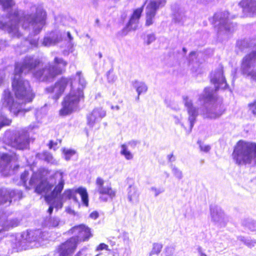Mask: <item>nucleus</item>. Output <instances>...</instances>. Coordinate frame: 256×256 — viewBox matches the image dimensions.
<instances>
[{
	"instance_id": "1",
	"label": "nucleus",
	"mask_w": 256,
	"mask_h": 256,
	"mask_svg": "<svg viewBox=\"0 0 256 256\" xmlns=\"http://www.w3.org/2000/svg\"><path fill=\"white\" fill-rule=\"evenodd\" d=\"M210 82L214 85V89L206 88L203 93L199 96L198 100L202 106L200 109L194 106L192 100L187 96H183V102L188 114L190 130L194 127L200 114L204 118H216L221 116L224 110V106L220 100H216V92L219 88L225 89L228 85L223 74L222 67L220 66L210 74Z\"/></svg>"
},
{
	"instance_id": "2",
	"label": "nucleus",
	"mask_w": 256,
	"mask_h": 256,
	"mask_svg": "<svg viewBox=\"0 0 256 256\" xmlns=\"http://www.w3.org/2000/svg\"><path fill=\"white\" fill-rule=\"evenodd\" d=\"M40 176L37 174H34L31 177L29 182L30 186H34V192L38 194H45L46 201L50 205L48 212L50 214L53 212L54 208L58 210L63 206L64 202L68 200L72 199L78 206H80L78 200L76 196L78 194L80 196L83 204L88 206V194L84 188H79L76 190H66L64 192L58 197L64 188V182L62 178L61 173V179L58 184L55 186L52 191L49 194H46L51 190L52 186L47 182H42L39 180Z\"/></svg>"
},
{
	"instance_id": "3",
	"label": "nucleus",
	"mask_w": 256,
	"mask_h": 256,
	"mask_svg": "<svg viewBox=\"0 0 256 256\" xmlns=\"http://www.w3.org/2000/svg\"><path fill=\"white\" fill-rule=\"evenodd\" d=\"M40 63V60L34 56H26L20 63H17V76L32 72L34 76L39 81L50 82L62 74L67 65V62L62 58L55 57L54 64H48L44 68L35 70Z\"/></svg>"
},
{
	"instance_id": "4",
	"label": "nucleus",
	"mask_w": 256,
	"mask_h": 256,
	"mask_svg": "<svg viewBox=\"0 0 256 256\" xmlns=\"http://www.w3.org/2000/svg\"><path fill=\"white\" fill-rule=\"evenodd\" d=\"M2 141L8 152L2 153L0 156V172L4 176H8L14 174L16 171V132L6 131Z\"/></svg>"
},
{
	"instance_id": "5",
	"label": "nucleus",
	"mask_w": 256,
	"mask_h": 256,
	"mask_svg": "<svg viewBox=\"0 0 256 256\" xmlns=\"http://www.w3.org/2000/svg\"><path fill=\"white\" fill-rule=\"evenodd\" d=\"M71 90L64 98L62 108L60 110L61 115H66L76 110L81 100L84 98V89L86 82L80 72H78L70 82Z\"/></svg>"
},
{
	"instance_id": "6",
	"label": "nucleus",
	"mask_w": 256,
	"mask_h": 256,
	"mask_svg": "<svg viewBox=\"0 0 256 256\" xmlns=\"http://www.w3.org/2000/svg\"><path fill=\"white\" fill-rule=\"evenodd\" d=\"M232 157L238 166L256 167V143L238 141L234 148Z\"/></svg>"
},
{
	"instance_id": "7",
	"label": "nucleus",
	"mask_w": 256,
	"mask_h": 256,
	"mask_svg": "<svg viewBox=\"0 0 256 256\" xmlns=\"http://www.w3.org/2000/svg\"><path fill=\"white\" fill-rule=\"evenodd\" d=\"M72 233L76 234L62 244L58 248L59 256H70L76 250L80 241H86L91 236L90 229L85 225L80 224L72 228Z\"/></svg>"
},
{
	"instance_id": "8",
	"label": "nucleus",
	"mask_w": 256,
	"mask_h": 256,
	"mask_svg": "<svg viewBox=\"0 0 256 256\" xmlns=\"http://www.w3.org/2000/svg\"><path fill=\"white\" fill-rule=\"evenodd\" d=\"M34 96L29 82L22 78H17V114L30 110V108H26V105L32 102Z\"/></svg>"
},
{
	"instance_id": "9",
	"label": "nucleus",
	"mask_w": 256,
	"mask_h": 256,
	"mask_svg": "<svg viewBox=\"0 0 256 256\" xmlns=\"http://www.w3.org/2000/svg\"><path fill=\"white\" fill-rule=\"evenodd\" d=\"M31 10H35L36 13L25 15L22 20L19 18L20 14L17 10V25L20 21L24 20V23L32 26L34 35H36L40 33L45 24L46 14L41 6H34L31 8Z\"/></svg>"
},
{
	"instance_id": "10",
	"label": "nucleus",
	"mask_w": 256,
	"mask_h": 256,
	"mask_svg": "<svg viewBox=\"0 0 256 256\" xmlns=\"http://www.w3.org/2000/svg\"><path fill=\"white\" fill-rule=\"evenodd\" d=\"M228 11L216 12L210 20L214 26L219 36L228 35L234 30V24L229 19Z\"/></svg>"
},
{
	"instance_id": "11",
	"label": "nucleus",
	"mask_w": 256,
	"mask_h": 256,
	"mask_svg": "<svg viewBox=\"0 0 256 256\" xmlns=\"http://www.w3.org/2000/svg\"><path fill=\"white\" fill-rule=\"evenodd\" d=\"M96 189L101 195L100 199L102 202H107L108 199L112 200L116 196V192L113 190L110 184L104 185V180L98 178L96 180Z\"/></svg>"
},
{
	"instance_id": "12",
	"label": "nucleus",
	"mask_w": 256,
	"mask_h": 256,
	"mask_svg": "<svg viewBox=\"0 0 256 256\" xmlns=\"http://www.w3.org/2000/svg\"><path fill=\"white\" fill-rule=\"evenodd\" d=\"M256 64V51H253L246 56L242 59L241 70L244 74L250 76L252 78L256 80V72L251 70V68Z\"/></svg>"
},
{
	"instance_id": "13",
	"label": "nucleus",
	"mask_w": 256,
	"mask_h": 256,
	"mask_svg": "<svg viewBox=\"0 0 256 256\" xmlns=\"http://www.w3.org/2000/svg\"><path fill=\"white\" fill-rule=\"evenodd\" d=\"M70 80L68 78H62L54 86L46 88V90L48 93L54 94L53 98L55 100H58L64 92Z\"/></svg>"
},
{
	"instance_id": "14",
	"label": "nucleus",
	"mask_w": 256,
	"mask_h": 256,
	"mask_svg": "<svg viewBox=\"0 0 256 256\" xmlns=\"http://www.w3.org/2000/svg\"><path fill=\"white\" fill-rule=\"evenodd\" d=\"M147 2L148 0H146L141 8L134 10L126 26L122 30V32L124 33V35L126 34L128 32L132 30H136L138 28L139 19L142 12L144 6Z\"/></svg>"
},
{
	"instance_id": "15",
	"label": "nucleus",
	"mask_w": 256,
	"mask_h": 256,
	"mask_svg": "<svg viewBox=\"0 0 256 256\" xmlns=\"http://www.w3.org/2000/svg\"><path fill=\"white\" fill-rule=\"evenodd\" d=\"M106 116V112L102 108H94L86 116L87 124L92 128L95 124L98 123Z\"/></svg>"
},
{
	"instance_id": "16",
	"label": "nucleus",
	"mask_w": 256,
	"mask_h": 256,
	"mask_svg": "<svg viewBox=\"0 0 256 256\" xmlns=\"http://www.w3.org/2000/svg\"><path fill=\"white\" fill-rule=\"evenodd\" d=\"M158 3L154 0H150L146 8V26H150L153 24V19L156 14L157 10L162 7Z\"/></svg>"
},
{
	"instance_id": "17",
	"label": "nucleus",
	"mask_w": 256,
	"mask_h": 256,
	"mask_svg": "<svg viewBox=\"0 0 256 256\" xmlns=\"http://www.w3.org/2000/svg\"><path fill=\"white\" fill-rule=\"evenodd\" d=\"M4 19V18H2ZM0 28L6 30L8 33H14L16 30V12L8 14L6 20H0Z\"/></svg>"
},
{
	"instance_id": "18",
	"label": "nucleus",
	"mask_w": 256,
	"mask_h": 256,
	"mask_svg": "<svg viewBox=\"0 0 256 256\" xmlns=\"http://www.w3.org/2000/svg\"><path fill=\"white\" fill-rule=\"evenodd\" d=\"M42 234L40 230H28L23 232L21 234L22 239L24 241L32 242L36 241H40L42 238Z\"/></svg>"
},
{
	"instance_id": "19",
	"label": "nucleus",
	"mask_w": 256,
	"mask_h": 256,
	"mask_svg": "<svg viewBox=\"0 0 256 256\" xmlns=\"http://www.w3.org/2000/svg\"><path fill=\"white\" fill-rule=\"evenodd\" d=\"M238 5L244 12L250 16H256V0H242Z\"/></svg>"
},
{
	"instance_id": "20",
	"label": "nucleus",
	"mask_w": 256,
	"mask_h": 256,
	"mask_svg": "<svg viewBox=\"0 0 256 256\" xmlns=\"http://www.w3.org/2000/svg\"><path fill=\"white\" fill-rule=\"evenodd\" d=\"M62 39V32L59 30H55L44 38L42 44L45 46H50L58 42Z\"/></svg>"
},
{
	"instance_id": "21",
	"label": "nucleus",
	"mask_w": 256,
	"mask_h": 256,
	"mask_svg": "<svg viewBox=\"0 0 256 256\" xmlns=\"http://www.w3.org/2000/svg\"><path fill=\"white\" fill-rule=\"evenodd\" d=\"M18 138L17 137V150H24L28 148L29 146V134L28 130H22L18 132Z\"/></svg>"
},
{
	"instance_id": "22",
	"label": "nucleus",
	"mask_w": 256,
	"mask_h": 256,
	"mask_svg": "<svg viewBox=\"0 0 256 256\" xmlns=\"http://www.w3.org/2000/svg\"><path fill=\"white\" fill-rule=\"evenodd\" d=\"M210 212L212 220L214 222L221 224L224 222V214L220 207L216 205H211Z\"/></svg>"
},
{
	"instance_id": "23",
	"label": "nucleus",
	"mask_w": 256,
	"mask_h": 256,
	"mask_svg": "<svg viewBox=\"0 0 256 256\" xmlns=\"http://www.w3.org/2000/svg\"><path fill=\"white\" fill-rule=\"evenodd\" d=\"M2 106L4 107L8 108V110L12 112L14 114H16L13 106H14V98L12 94L8 89L5 90L3 94Z\"/></svg>"
},
{
	"instance_id": "24",
	"label": "nucleus",
	"mask_w": 256,
	"mask_h": 256,
	"mask_svg": "<svg viewBox=\"0 0 256 256\" xmlns=\"http://www.w3.org/2000/svg\"><path fill=\"white\" fill-rule=\"evenodd\" d=\"M128 199L132 203H137L139 200V193L137 188L134 186H130L127 189Z\"/></svg>"
},
{
	"instance_id": "25",
	"label": "nucleus",
	"mask_w": 256,
	"mask_h": 256,
	"mask_svg": "<svg viewBox=\"0 0 256 256\" xmlns=\"http://www.w3.org/2000/svg\"><path fill=\"white\" fill-rule=\"evenodd\" d=\"M12 202L11 194L6 189H0V206L6 204L8 206Z\"/></svg>"
},
{
	"instance_id": "26",
	"label": "nucleus",
	"mask_w": 256,
	"mask_h": 256,
	"mask_svg": "<svg viewBox=\"0 0 256 256\" xmlns=\"http://www.w3.org/2000/svg\"><path fill=\"white\" fill-rule=\"evenodd\" d=\"M60 220L58 218H46L42 223V226L44 228H52L58 226Z\"/></svg>"
},
{
	"instance_id": "27",
	"label": "nucleus",
	"mask_w": 256,
	"mask_h": 256,
	"mask_svg": "<svg viewBox=\"0 0 256 256\" xmlns=\"http://www.w3.org/2000/svg\"><path fill=\"white\" fill-rule=\"evenodd\" d=\"M242 225L251 232L256 231V220L250 218H244L242 220Z\"/></svg>"
},
{
	"instance_id": "28",
	"label": "nucleus",
	"mask_w": 256,
	"mask_h": 256,
	"mask_svg": "<svg viewBox=\"0 0 256 256\" xmlns=\"http://www.w3.org/2000/svg\"><path fill=\"white\" fill-rule=\"evenodd\" d=\"M132 86L136 88L138 96L142 93L146 92L148 87L144 82L138 80H134L132 82Z\"/></svg>"
},
{
	"instance_id": "29",
	"label": "nucleus",
	"mask_w": 256,
	"mask_h": 256,
	"mask_svg": "<svg viewBox=\"0 0 256 256\" xmlns=\"http://www.w3.org/2000/svg\"><path fill=\"white\" fill-rule=\"evenodd\" d=\"M6 214L2 210H0V232L2 230H8L10 228L7 225L8 222H6Z\"/></svg>"
},
{
	"instance_id": "30",
	"label": "nucleus",
	"mask_w": 256,
	"mask_h": 256,
	"mask_svg": "<svg viewBox=\"0 0 256 256\" xmlns=\"http://www.w3.org/2000/svg\"><path fill=\"white\" fill-rule=\"evenodd\" d=\"M238 239L250 248L254 247L256 244V240H252L243 236H239Z\"/></svg>"
},
{
	"instance_id": "31",
	"label": "nucleus",
	"mask_w": 256,
	"mask_h": 256,
	"mask_svg": "<svg viewBox=\"0 0 256 256\" xmlns=\"http://www.w3.org/2000/svg\"><path fill=\"white\" fill-rule=\"evenodd\" d=\"M120 153L122 156H124L127 160H131L134 158L133 154L128 150V146L126 144H123L121 146Z\"/></svg>"
},
{
	"instance_id": "32",
	"label": "nucleus",
	"mask_w": 256,
	"mask_h": 256,
	"mask_svg": "<svg viewBox=\"0 0 256 256\" xmlns=\"http://www.w3.org/2000/svg\"><path fill=\"white\" fill-rule=\"evenodd\" d=\"M236 46L242 50L244 51L245 49L252 46V44L248 39L238 40L236 42Z\"/></svg>"
},
{
	"instance_id": "33",
	"label": "nucleus",
	"mask_w": 256,
	"mask_h": 256,
	"mask_svg": "<svg viewBox=\"0 0 256 256\" xmlns=\"http://www.w3.org/2000/svg\"><path fill=\"white\" fill-rule=\"evenodd\" d=\"M170 168L174 176L178 180L183 178V174L182 171L174 164H171Z\"/></svg>"
},
{
	"instance_id": "34",
	"label": "nucleus",
	"mask_w": 256,
	"mask_h": 256,
	"mask_svg": "<svg viewBox=\"0 0 256 256\" xmlns=\"http://www.w3.org/2000/svg\"><path fill=\"white\" fill-rule=\"evenodd\" d=\"M113 71V68H111L106 74L108 82L110 84L114 83L117 79V76L114 74Z\"/></svg>"
},
{
	"instance_id": "35",
	"label": "nucleus",
	"mask_w": 256,
	"mask_h": 256,
	"mask_svg": "<svg viewBox=\"0 0 256 256\" xmlns=\"http://www.w3.org/2000/svg\"><path fill=\"white\" fill-rule=\"evenodd\" d=\"M162 244L160 243H154L153 247L150 252V254H158L161 252L162 248Z\"/></svg>"
},
{
	"instance_id": "36",
	"label": "nucleus",
	"mask_w": 256,
	"mask_h": 256,
	"mask_svg": "<svg viewBox=\"0 0 256 256\" xmlns=\"http://www.w3.org/2000/svg\"><path fill=\"white\" fill-rule=\"evenodd\" d=\"M174 19L176 22L183 24L186 20V18L184 14L178 12L174 14Z\"/></svg>"
},
{
	"instance_id": "37",
	"label": "nucleus",
	"mask_w": 256,
	"mask_h": 256,
	"mask_svg": "<svg viewBox=\"0 0 256 256\" xmlns=\"http://www.w3.org/2000/svg\"><path fill=\"white\" fill-rule=\"evenodd\" d=\"M248 112L256 116V100L248 104Z\"/></svg>"
},
{
	"instance_id": "38",
	"label": "nucleus",
	"mask_w": 256,
	"mask_h": 256,
	"mask_svg": "<svg viewBox=\"0 0 256 256\" xmlns=\"http://www.w3.org/2000/svg\"><path fill=\"white\" fill-rule=\"evenodd\" d=\"M175 248L172 246H167L165 248L162 255L174 256Z\"/></svg>"
},
{
	"instance_id": "39",
	"label": "nucleus",
	"mask_w": 256,
	"mask_h": 256,
	"mask_svg": "<svg viewBox=\"0 0 256 256\" xmlns=\"http://www.w3.org/2000/svg\"><path fill=\"white\" fill-rule=\"evenodd\" d=\"M37 156L40 158H43L48 162H51L52 160V156L50 153L46 152H44L42 154H38Z\"/></svg>"
},
{
	"instance_id": "40",
	"label": "nucleus",
	"mask_w": 256,
	"mask_h": 256,
	"mask_svg": "<svg viewBox=\"0 0 256 256\" xmlns=\"http://www.w3.org/2000/svg\"><path fill=\"white\" fill-rule=\"evenodd\" d=\"M197 144L199 146L200 151L204 152H208L211 149V147L210 145L204 144L201 140H198Z\"/></svg>"
},
{
	"instance_id": "41",
	"label": "nucleus",
	"mask_w": 256,
	"mask_h": 256,
	"mask_svg": "<svg viewBox=\"0 0 256 256\" xmlns=\"http://www.w3.org/2000/svg\"><path fill=\"white\" fill-rule=\"evenodd\" d=\"M63 152L64 155V158L67 161L70 160L71 157L76 153L74 150L68 149H64Z\"/></svg>"
},
{
	"instance_id": "42",
	"label": "nucleus",
	"mask_w": 256,
	"mask_h": 256,
	"mask_svg": "<svg viewBox=\"0 0 256 256\" xmlns=\"http://www.w3.org/2000/svg\"><path fill=\"white\" fill-rule=\"evenodd\" d=\"M0 4L4 9H8L13 5L12 0H0Z\"/></svg>"
},
{
	"instance_id": "43",
	"label": "nucleus",
	"mask_w": 256,
	"mask_h": 256,
	"mask_svg": "<svg viewBox=\"0 0 256 256\" xmlns=\"http://www.w3.org/2000/svg\"><path fill=\"white\" fill-rule=\"evenodd\" d=\"M11 120L2 115H0V130L4 126H8Z\"/></svg>"
},
{
	"instance_id": "44",
	"label": "nucleus",
	"mask_w": 256,
	"mask_h": 256,
	"mask_svg": "<svg viewBox=\"0 0 256 256\" xmlns=\"http://www.w3.org/2000/svg\"><path fill=\"white\" fill-rule=\"evenodd\" d=\"M12 87L14 94L16 96V62L14 64V78L12 82Z\"/></svg>"
},
{
	"instance_id": "45",
	"label": "nucleus",
	"mask_w": 256,
	"mask_h": 256,
	"mask_svg": "<svg viewBox=\"0 0 256 256\" xmlns=\"http://www.w3.org/2000/svg\"><path fill=\"white\" fill-rule=\"evenodd\" d=\"M156 40V36L154 34H147L146 38L144 40V42L148 44H150L152 42Z\"/></svg>"
},
{
	"instance_id": "46",
	"label": "nucleus",
	"mask_w": 256,
	"mask_h": 256,
	"mask_svg": "<svg viewBox=\"0 0 256 256\" xmlns=\"http://www.w3.org/2000/svg\"><path fill=\"white\" fill-rule=\"evenodd\" d=\"M150 190L152 192H154V196H157L160 194L164 192V188H156L154 186H152L150 188Z\"/></svg>"
},
{
	"instance_id": "47",
	"label": "nucleus",
	"mask_w": 256,
	"mask_h": 256,
	"mask_svg": "<svg viewBox=\"0 0 256 256\" xmlns=\"http://www.w3.org/2000/svg\"><path fill=\"white\" fill-rule=\"evenodd\" d=\"M140 144V142L137 140H131L128 142V144L132 148L134 149L136 147Z\"/></svg>"
},
{
	"instance_id": "48",
	"label": "nucleus",
	"mask_w": 256,
	"mask_h": 256,
	"mask_svg": "<svg viewBox=\"0 0 256 256\" xmlns=\"http://www.w3.org/2000/svg\"><path fill=\"white\" fill-rule=\"evenodd\" d=\"M174 122L176 124H180L182 127L184 128V124L181 122L182 119L181 116H174Z\"/></svg>"
},
{
	"instance_id": "49",
	"label": "nucleus",
	"mask_w": 256,
	"mask_h": 256,
	"mask_svg": "<svg viewBox=\"0 0 256 256\" xmlns=\"http://www.w3.org/2000/svg\"><path fill=\"white\" fill-rule=\"evenodd\" d=\"M28 175V172L27 171H24L20 176V180L24 184H26V178Z\"/></svg>"
},
{
	"instance_id": "50",
	"label": "nucleus",
	"mask_w": 256,
	"mask_h": 256,
	"mask_svg": "<svg viewBox=\"0 0 256 256\" xmlns=\"http://www.w3.org/2000/svg\"><path fill=\"white\" fill-rule=\"evenodd\" d=\"M108 250V246L106 244L104 243H101L98 246L96 250Z\"/></svg>"
},
{
	"instance_id": "51",
	"label": "nucleus",
	"mask_w": 256,
	"mask_h": 256,
	"mask_svg": "<svg viewBox=\"0 0 256 256\" xmlns=\"http://www.w3.org/2000/svg\"><path fill=\"white\" fill-rule=\"evenodd\" d=\"M196 52H190L189 54V56L188 58V60L189 62H192L194 60V58H196Z\"/></svg>"
},
{
	"instance_id": "52",
	"label": "nucleus",
	"mask_w": 256,
	"mask_h": 256,
	"mask_svg": "<svg viewBox=\"0 0 256 256\" xmlns=\"http://www.w3.org/2000/svg\"><path fill=\"white\" fill-rule=\"evenodd\" d=\"M167 159L169 162H174L176 160V158L172 154H168L167 156Z\"/></svg>"
},
{
	"instance_id": "53",
	"label": "nucleus",
	"mask_w": 256,
	"mask_h": 256,
	"mask_svg": "<svg viewBox=\"0 0 256 256\" xmlns=\"http://www.w3.org/2000/svg\"><path fill=\"white\" fill-rule=\"evenodd\" d=\"M38 38H35L32 40H29V43L34 46H36L38 44Z\"/></svg>"
},
{
	"instance_id": "54",
	"label": "nucleus",
	"mask_w": 256,
	"mask_h": 256,
	"mask_svg": "<svg viewBox=\"0 0 256 256\" xmlns=\"http://www.w3.org/2000/svg\"><path fill=\"white\" fill-rule=\"evenodd\" d=\"M98 216V213L96 211L92 212L90 215V217L94 220L96 219Z\"/></svg>"
},
{
	"instance_id": "55",
	"label": "nucleus",
	"mask_w": 256,
	"mask_h": 256,
	"mask_svg": "<svg viewBox=\"0 0 256 256\" xmlns=\"http://www.w3.org/2000/svg\"><path fill=\"white\" fill-rule=\"evenodd\" d=\"M198 256H207V255L203 252L201 247H198Z\"/></svg>"
},
{
	"instance_id": "56",
	"label": "nucleus",
	"mask_w": 256,
	"mask_h": 256,
	"mask_svg": "<svg viewBox=\"0 0 256 256\" xmlns=\"http://www.w3.org/2000/svg\"><path fill=\"white\" fill-rule=\"evenodd\" d=\"M4 78V72L3 70H0V85H1L2 84Z\"/></svg>"
},
{
	"instance_id": "57",
	"label": "nucleus",
	"mask_w": 256,
	"mask_h": 256,
	"mask_svg": "<svg viewBox=\"0 0 256 256\" xmlns=\"http://www.w3.org/2000/svg\"><path fill=\"white\" fill-rule=\"evenodd\" d=\"M156 2L158 3L162 6H164L166 3V0H154Z\"/></svg>"
},
{
	"instance_id": "58",
	"label": "nucleus",
	"mask_w": 256,
	"mask_h": 256,
	"mask_svg": "<svg viewBox=\"0 0 256 256\" xmlns=\"http://www.w3.org/2000/svg\"><path fill=\"white\" fill-rule=\"evenodd\" d=\"M66 212L68 213V214H74V210H72L71 208H66Z\"/></svg>"
},
{
	"instance_id": "59",
	"label": "nucleus",
	"mask_w": 256,
	"mask_h": 256,
	"mask_svg": "<svg viewBox=\"0 0 256 256\" xmlns=\"http://www.w3.org/2000/svg\"><path fill=\"white\" fill-rule=\"evenodd\" d=\"M67 36H68V38H69L70 42L72 40L73 38H72L70 32H67Z\"/></svg>"
},
{
	"instance_id": "60",
	"label": "nucleus",
	"mask_w": 256,
	"mask_h": 256,
	"mask_svg": "<svg viewBox=\"0 0 256 256\" xmlns=\"http://www.w3.org/2000/svg\"><path fill=\"white\" fill-rule=\"evenodd\" d=\"M54 144H54L52 141H50V148H52V146L54 145Z\"/></svg>"
},
{
	"instance_id": "61",
	"label": "nucleus",
	"mask_w": 256,
	"mask_h": 256,
	"mask_svg": "<svg viewBox=\"0 0 256 256\" xmlns=\"http://www.w3.org/2000/svg\"><path fill=\"white\" fill-rule=\"evenodd\" d=\"M112 109L116 108V110H120V106H116L115 107H114V106H112Z\"/></svg>"
},
{
	"instance_id": "62",
	"label": "nucleus",
	"mask_w": 256,
	"mask_h": 256,
	"mask_svg": "<svg viewBox=\"0 0 256 256\" xmlns=\"http://www.w3.org/2000/svg\"><path fill=\"white\" fill-rule=\"evenodd\" d=\"M22 192H17V196H20V195H22Z\"/></svg>"
},
{
	"instance_id": "63",
	"label": "nucleus",
	"mask_w": 256,
	"mask_h": 256,
	"mask_svg": "<svg viewBox=\"0 0 256 256\" xmlns=\"http://www.w3.org/2000/svg\"><path fill=\"white\" fill-rule=\"evenodd\" d=\"M182 51H183V52H184L185 54V53H186V52L187 50H186V48H182Z\"/></svg>"
},
{
	"instance_id": "64",
	"label": "nucleus",
	"mask_w": 256,
	"mask_h": 256,
	"mask_svg": "<svg viewBox=\"0 0 256 256\" xmlns=\"http://www.w3.org/2000/svg\"><path fill=\"white\" fill-rule=\"evenodd\" d=\"M99 22H100V20H98V18H97V19L96 20V24H99Z\"/></svg>"
}]
</instances>
